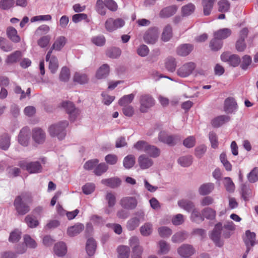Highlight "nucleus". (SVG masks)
Instances as JSON below:
<instances>
[{
    "label": "nucleus",
    "instance_id": "nucleus-20",
    "mask_svg": "<svg viewBox=\"0 0 258 258\" xmlns=\"http://www.w3.org/2000/svg\"><path fill=\"white\" fill-rule=\"evenodd\" d=\"M237 108V104L233 98H227L224 103V111L227 113L233 112Z\"/></svg>",
    "mask_w": 258,
    "mask_h": 258
},
{
    "label": "nucleus",
    "instance_id": "nucleus-19",
    "mask_svg": "<svg viewBox=\"0 0 258 258\" xmlns=\"http://www.w3.org/2000/svg\"><path fill=\"white\" fill-rule=\"evenodd\" d=\"M29 140V132L27 128L22 129L18 136L19 143L23 146L28 145Z\"/></svg>",
    "mask_w": 258,
    "mask_h": 258
},
{
    "label": "nucleus",
    "instance_id": "nucleus-61",
    "mask_svg": "<svg viewBox=\"0 0 258 258\" xmlns=\"http://www.w3.org/2000/svg\"><path fill=\"white\" fill-rule=\"evenodd\" d=\"M222 44L223 43L221 40H220L214 37L210 42V46L213 50L217 51L222 47Z\"/></svg>",
    "mask_w": 258,
    "mask_h": 258
},
{
    "label": "nucleus",
    "instance_id": "nucleus-3",
    "mask_svg": "<svg viewBox=\"0 0 258 258\" xmlns=\"http://www.w3.org/2000/svg\"><path fill=\"white\" fill-rule=\"evenodd\" d=\"M145 220V214L144 211L140 210L135 213V216L130 218L126 223V228L130 231L136 229L141 222Z\"/></svg>",
    "mask_w": 258,
    "mask_h": 258
},
{
    "label": "nucleus",
    "instance_id": "nucleus-52",
    "mask_svg": "<svg viewBox=\"0 0 258 258\" xmlns=\"http://www.w3.org/2000/svg\"><path fill=\"white\" fill-rule=\"evenodd\" d=\"M247 178L250 183L258 181V167H254L247 175Z\"/></svg>",
    "mask_w": 258,
    "mask_h": 258
},
{
    "label": "nucleus",
    "instance_id": "nucleus-29",
    "mask_svg": "<svg viewBox=\"0 0 258 258\" xmlns=\"http://www.w3.org/2000/svg\"><path fill=\"white\" fill-rule=\"evenodd\" d=\"M22 56V53L21 51H16L7 56L5 60L7 64H13L17 62Z\"/></svg>",
    "mask_w": 258,
    "mask_h": 258
},
{
    "label": "nucleus",
    "instance_id": "nucleus-58",
    "mask_svg": "<svg viewBox=\"0 0 258 258\" xmlns=\"http://www.w3.org/2000/svg\"><path fill=\"white\" fill-rule=\"evenodd\" d=\"M15 3V0H1L0 8L5 10H9L14 6Z\"/></svg>",
    "mask_w": 258,
    "mask_h": 258
},
{
    "label": "nucleus",
    "instance_id": "nucleus-62",
    "mask_svg": "<svg viewBox=\"0 0 258 258\" xmlns=\"http://www.w3.org/2000/svg\"><path fill=\"white\" fill-rule=\"evenodd\" d=\"M21 232L18 230H15L12 231L9 238V241L15 243L19 241L21 238Z\"/></svg>",
    "mask_w": 258,
    "mask_h": 258
},
{
    "label": "nucleus",
    "instance_id": "nucleus-59",
    "mask_svg": "<svg viewBox=\"0 0 258 258\" xmlns=\"http://www.w3.org/2000/svg\"><path fill=\"white\" fill-rule=\"evenodd\" d=\"M25 221L28 226L31 228L36 227L39 224L38 221L31 215H27L25 218Z\"/></svg>",
    "mask_w": 258,
    "mask_h": 258
},
{
    "label": "nucleus",
    "instance_id": "nucleus-17",
    "mask_svg": "<svg viewBox=\"0 0 258 258\" xmlns=\"http://www.w3.org/2000/svg\"><path fill=\"white\" fill-rule=\"evenodd\" d=\"M255 234L254 232H251L249 230L245 232V236L244 237V241L246 246V252L248 253L250 247L255 244Z\"/></svg>",
    "mask_w": 258,
    "mask_h": 258
},
{
    "label": "nucleus",
    "instance_id": "nucleus-21",
    "mask_svg": "<svg viewBox=\"0 0 258 258\" xmlns=\"http://www.w3.org/2000/svg\"><path fill=\"white\" fill-rule=\"evenodd\" d=\"M6 33L8 37L13 42L18 43L20 41V37L18 35L17 30L12 27H8L7 29Z\"/></svg>",
    "mask_w": 258,
    "mask_h": 258
},
{
    "label": "nucleus",
    "instance_id": "nucleus-10",
    "mask_svg": "<svg viewBox=\"0 0 258 258\" xmlns=\"http://www.w3.org/2000/svg\"><path fill=\"white\" fill-rule=\"evenodd\" d=\"M177 253L182 257H189L194 254L195 250L191 245L183 244L177 249Z\"/></svg>",
    "mask_w": 258,
    "mask_h": 258
},
{
    "label": "nucleus",
    "instance_id": "nucleus-34",
    "mask_svg": "<svg viewBox=\"0 0 258 258\" xmlns=\"http://www.w3.org/2000/svg\"><path fill=\"white\" fill-rule=\"evenodd\" d=\"M187 237V233L185 231H178L172 236L171 241L173 243H181L185 240Z\"/></svg>",
    "mask_w": 258,
    "mask_h": 258
},
{
    "label": "nucleus",
    "instance_id": "nucleus-26",
    "mask_svg": "<svg viewBox=\"0 0 258 258\" xmlns=\"http://www.w3.org/2000/svg\"><path fill=\"white\" fill-rule=\"evenodd\" d=\"M109 73V67L107 64L102 65L97 71L96 77L98 79L106 78Z\"/></svg>",
    "mask_w": 258,
    "mask_h": 258
},
{
    "label": "nucleus",
    "instance_id": "nucleus-35",
    "mask_svg": "<svg viewBox=\"0 0 258 258\" xmlns=\"http://www.w3.org/2000/svg\"><path fill=\"white\" fill-rule=\"evenodd\" d=\"M214 188V184L212 183H207L202 184L199 188V192L201 195L209 194Z\"/></svg>",
    "mask_w": 258,
    "mask_h": 258
},
{
    "label": "nucleus",
    "instance_id": "nucleus-36",
    "mask_svg": "<svg viewBox=\"0 0 258 258\" xmlns=\"http://www.w3.org/2000/svg\"><path fill=\"white\" fill-rule=\"evenodd\" d=\"M231 31L227 28L220 29L214 33V36L216 38L221 40L225 39L231 35Z\"/></svg>",
    "mask_w": 258,
    "mask_h": 258
},
{
    "label": "nucleus",
    "instance_id": "nucleus-38",
    "mask_svg": "<svg viewBox=\"0 0 258 258\" xmlns=\"http://www.w3.org/2000/svg\"><path fill=\"white\" fill-rule=\"evenodd\" d=\"M145 153L151 157L157 158L160 155V150L157 147L149 144Z\"/></svg>",
    "mask_w": 258,
    "mask_h": 258
},
{
    "label": "nucleus",
    "instance_id": "nucleus-45",
    "mask_svg": "<svg viewBox=\"0 0 258 258\" xmlns=\"http://www.w3.org/2000/svg\"><path fill=\"white\" fill-rule=\"evenodd\" d=\"M241 196L245 201L248 200L249 198L252 196L251 189L245 184H242L241 187Z\"/></svg>",
    "mask_w": 258,
    "mask_h": 258
},
{
    "label": "nucleus",
    "instance_id": "nucleus-33",
    "mask_svg": "<svg viewBox=\"0 0 258 258\" xmlns=\"http://www.w3.org/2000/svg\"><path fill=\"white\" fill-rule=\"evenodd\" d=\"M121 181L118 178H111L104 179L101 180V183L111 188H115L120 184Z\"/></svg>",
    "mask_w": 258,
    "mask_h": 258
},
{
    "label": "nucleus",
    "instance_id": "nucleus-60",
    "mask_svg": "<svg viewBox=\"0 0 258 258\" xmlns=\"http://www.w3.org/2000/svg\"><path fill=\"white\" fill-rule=\"evenodd\" d=\"M165 67L168 71L173 72L176 67L175 59L172 57L168 58L166 61Z\"/></svg>",
    "mask_w": 258,
    "mask_h": 258
},
{
    "label": "nucleus",
    "instance_id": "nucleus-49",
    "mask_svg": "<svg viewBox=\"0 0 258 258\" xmlns=\"http://www.w3.org/2000/svg\"><path fill=\"white\" fill-rule=\"evenodd\" d=\"M192 162V157L188 155L180 157L178 160V163L182 167H188Z\"/></svg>",
    "mask_w": 258,
    "mask_h": 258
},
{
    "label": "nucleus",
    "instance_id": "nucleus-53",
    "mask_svg": "<svg viewBox=\"0 0 258 258\" xmlns=\"http://www.w3.org/2000/svg\"><path fill=\"white\" fill-rule=\"evenodd\" d=\"M149 143L145 141H139L134 144L133 147L139 151L146 152Z\"/></svg>",
    "mask_w": 258,
    "mask_h": 258
},
{
    "label": "nucleus",
    "instance_id": "nucleus-18",
    "mask_svg": "<svg viewBox=\"0 0 258 258\" xmlns=\"http://www.w3.org/2000/svg\"><path fill=\"white\" fill-rule=\"evenodd\" d=\"M178 7L175 5L167 7L163 9L159 13V16L166 18L173 16L177 12Z\"/></svg>",
    "mask_w": 258,
    "mask_h": 258
},
{
    "label": "nucleus",
    "instance_id": "nucleus-1",
    "mask_svg": "<svg viewBox=\"0 0 258 258\" xmlns=\"http://www.w3.org/2000/svg\"><path fill=\"white\" fill-rule=\"evenodd\" d=\"M32 202L31 195L24 192L16 197L14 202V206L19 215H24L29 212L30 208L29 204Z\"/></svg>",
    "mask_w": 258,
    "mask_h": 258
},
{
    "label": "nucleus",
    "instance_id": "nucleus-15",
    "mask_svg": "<svg viewBox=\"0 0 258 258\" xmlns=\"http://www.w3.org/2000/svg\"><path fill=\"white\" fill-rule=\"evenodd\" d=\"M32 137L33 141L36 143L40 144L44 142L46 139V134L41 128L36 127L32 130Z\"/></svg>",
    "mask_w": 258,
    "mask_h": 258
},
{
    "label": "nucleus",
    "instance_id": "nucleus-46",
    "mask_svg": "<svg viewBox=\"0 0 258 258\" xmlns=\"http://www.w3.org/2000/svg\"><path fill=\"white\" fill-rule=\"evenodd\" d=\"M134 97L135 95L134 94L124 95L119 100L118 104L122 106H127L133 101Z\"/></svg>",
    "mask_w": 258,
    "mask_h": 258
},
{
    "label": "nucleus",
    "instance_id": "nucleus-55",
    "mask_svg": "<svg viewBox=\"0 0 258 258\" xmlns=\"http://www.w3.org/2000/svg\"><path fill=\"white\" fill-rule=\"evenodd\" d=\"M121 54V50L119 48L112 47L108 49L106 52V55L112 58H116L119 57Z\"/></svg>",
    "mask_w": 258,
    "mask_h": 258
},
{
    "label": "nucleus",
    "instance_id": "nucleus-11",
    "mask_svg": "<svg viewBox=\"0 0 258 258\" xmlns=\"http://www.w3.org/2000/svg\"><path fill=\"white\" fill-rule=\"evenodd\" d=\"M222 229V227L221 223H217L215 226L210 236L212 240L218 246H221L223 244V242L220 239Z\"/></svg>",
    "mask_w": 258,
    "mask_h": 258
},
{
    "label": "nucleus",
    "instance_id": "nucleus-28",
    "mask_svg": "<svg viewBox=\"0 0 258 258\" xmlns=\"http://www.w3.org/2000/svg\"><path fill=\"white\" fill-rule=\"evenodd\" d=\"M73 80L80 84H87L89 81V78L87 74L82 72H76L74 77Z\"/></svg>",
    "mask_w": 258,
    "mask_h": 258
},
{
    "label": "nucleus",
    "instance_id": "nucleus-30",
    "mask_svg": "<svg viewBox=\"0 0 258 258\" xmlns=\"http://www.w3.org/2000/svg\"><path fill=\"white\" fill-rule=\"evenodd\" d=\"M172 37V26L168 24L165 26L163 30L161 35V39L164 42H167Z\"/></svg>",
    "mask_w": 258,
    "mask_h": 258
},
{
    "label": "nucleus",
    "instance_id": "nucleus-56",
    "mask_svg": "<svg viewBox=\"0 0 258 258\" xmlns=\"http://www.w3.org/2000/svg\"><path fill=\"white\" fill-rule=\"evenodd\" d=\"M24 242L26 246L29 248H35L37 245L35 240L31 238L29 235H24Z\"/></svg>",
    "mask_w": 258,
    "mask_h": 258
},
{
    "label": "nucleus",
    "instance_id": "nucleus-16",
    "mask_svg": "<svg viewBox=\"0 0 258 258\" xmlns=\"http://www.w3.org/2000/svg\"><path fill=\"white\" fill-rule=\"evenodd\" d=\"M159 141L170 146H173L176 143L178 139L176 137L169 136L165 132H161L158 136Z\"/></svg>",
    "mask_w": 258,
    "mask_h": 258
},
{
    "label": "nucleus",
    "instance_id": "nucleus-22",
    "mask_svg": "<svg viewBox=\"0 0 258 258\" xmlns=\"http://www.w3.org/2000/svg\"><path fill=\"white\" fill-rule=\"evenodd\" d=\"M193 49L191 44H184L179 46L177 49V53L179 55L185 56L188 55Z\"/></svg>",
    "mask_w": 258,
    "mask_h": 258
},
{
    "label": "nucleus",
    "instance_id": "nucleus-9",
    "mask_svg": "<svg viewBox=\"0 0 258 258\" xmlns=\"http://www.w3.org/2000/svg\"><path fill=\"white\" fill-rule=\"evenodd\" d=\"M19 165L22 168H25L30 173L40 172L42 170V167L38 162L26 163L21 161Z\"/></svg>",
    "mask_w": 258,
    "mask_h": 258
},
{
    "label": "nucleus",
    "instance_id": "nucleus-27",
    "mask_svg": "<svg viewBox=\"0 0 258 258\" xmlns=\"http://www.w3.org/2000/svg\"><path fill=\"white\" fill-rule=\"evenodd\" d=\"M54 251L58 256H64L67 252V248L66 244L62 242L56 243L54 247Z\"/></svg>",
    "mask_w": 258,
    "mask_h": 258
},
{
    "label": "nucleus",
    "instance_id": "nucleus-8",
    "mask_svg": "<svg viewBox=\"0 0 258 258\" xmlns=\"http://www.w3.org/2000/svg\"><path fill=\"white\" fill-rule=\"evenodd\" d=\"M124 25V21L122 19H113V18H109L105 22V27L108 31L112 32L123 27Z\"/></svg>",
    "mask_w": 258,
    "mask_h": 258
},
{
    "label": "nucleus",
    "instance_id": "nucleus-13",
    "mask_svg": "<svg viewBox=\"0 0 258 258\" xmlns=\"http://www.w3.org/2000/svg\"><path fill=\"white\" fill-rule=\"evenodd\" d=\"M62 106L66 109L67 112L70 114L71 119L72 120H75L80 114V110L75 108L74 104L71 102H63L62 103Z\"/></svg>",
    "mask_w": 258,
    "mask_h": 258
},
{
    "label": "nucleus",
    "instance_id": "nucleus-23",
    "mask_svg": "<svg viewBox=\"0 0 258 258\" xmlns=\"http://www.w3.org/2000/svg\"><path fill=\"white\" fill-rule=\"evenodd\" d=\"M230 120V117L227 115H220L214 118L211 124L214 127H218Z\"/></svg>",
    "mask_w": 258,
    "mask_h": 258
},
{
    "label": "nucleus",
    "instance_id": "nucleus-39",
    "mask_svg": "<svg viewBox=\"0 0 258 258\" xmlns=\"http://www.w3.org/2000/svg\"><path fill=\"white\" fill-rule=\"evenodd\" d=\"M157 230L159 236L162 238H168L170 237L172 233V229L165 226L159 227Z\"/></svg>",
    "mask_w": 258,
    "mask_h": 258
},
{
    "label": "nucleus",
    "instance_id": "nucleus-64",
    "mask_svg": "<svg viewBox=\"0 0 258 258\" xmlns=\"http://www.w3.org/2000/svg\"><path fill=\"white\" fill-rule=\"evenodd\" d=\"M224 181V186L226 190L229 192H232L234 190V184L229 177H225Z\"/></svg>",
    "mask_w": 258,
    "mask_h": 258
},
{
    "label": "nucleus",
    "instance_id": "nucleus-4",
    "mask_svg": "<svg viewBox=\"0 0 258 258\" xmlns=\"http://www.w3.org/2000/svg\"><path fill=\"white\" fill-rule=\"evenodd\" d=\"M196 67V64L194 62H186L178 68L177 75L181 78L188 77L193 73Z\"/></svg>",
    "mask_w": 258,
    "mask_h": 258
},
{
    "label": "nucleus",
    "instance_id": "nucleus-42",
    "mask_svg": "<svg viewBox=\"0 0 258 258\" xmlns=\"http://www.w3.org/2000/svg\"><path fill=\"white\" fill-rule=\"evenodd\" d=\"M10 145V137L7 134L0 137V148L3 150H7Z\"/></svg>",
    "mask_w": 258,
    "mask_h": 258
},
{
    "label": "nucleus",
    "instance_id": "nucleus-12",
    "mask_svg": "<svg viewBox=\"0 0 258 258\" xmlns=\"http://www.w3.org/2000/svg\"><path fill=\"white\" fill-rule=\"evenodd\" d=\"M52 50H49L46 56V61L49 62L48 68L51 73L54 74L56 72L58 68V62L57 58L51 55Z\"/></svg>",
    "mask_w": 258,
    "mask_h": 258
},
{
    "label": "nucleus",
    "instance_id": "nucleus-14",
    "mask_svg": "<svg viewBox=\"0 0 258 258\" xmlns=\"http://www.w3.org/2000/svg\"><path fill=\"white\" fill-rule=\"evenodd\" d=\"M138 163L139 167L142 170L149 169L154 164L153 160L145 154L141 155L139 157Z\"/></svg>",
    "mask_w": 258,
    "mask_h": 258
},
{
    "label": "nucleus",
    "instance_id": "nucleus-31",
    "mask_svg": "<svg viewBox=\"0 0 258 258\" xmlns=\"http://www.w3.org/2000/svg\"><path fill=\"white\" fill-rule=\"evenodd\" d=\"M153 230V224L150 222L144 223L140 228L141 234L144 236L150 235Z\"/></svg>",
    "mask_w": 258,
    "mask_h": 258
},
{
    "label": "nucleus",
    "instance_id": "nucleus-50",
    "mask_svg": "<svg viewBox=\"0 0 258 258\" xmlns=\"http://www.w3.org/2000/svg\"><path fill=\"white\" fill-rule=\"evenodd\" d=\"M195 10V6L191 3L188 4L181 8L182 14L184 16H187L194 13Z\"/></svg>",
    "mask_w": 258,
    "mask_h": 258
},
{
    "label": "nucleus",
    "instance_id": "nucleus-41",
    "mask_svg": "<svg viewBox=\"0 0 258 258\" xmlns=\"http://www.w3.org/2000/svg\"><path fill=\"white\" fill-rule=\"evenodd\" d=\"M215 0H203L204 14L208 16L211 13Z\"/></svg>",
    "mask_w": 258,
    "mask_h": 258
},
{
    "label": "nucleus",
    "instance_id": "nucleus-48",
    "mask_svg": "<svg viewBox=\"0 0 258 258\" xmlns=\"http://www.w3.org/2000/svg\"><path fill=\"white\" fill-rule=\"evenodd\" d=\"M135 163V157L133 155L126 156L123 161L124 167L126 169H130L133 167Z\"/></svg>",
    "mask_w": 258,
    "mask_h": 258
},
{
    "label": "nucleus",
    "instance_id": "nucleus-37",
    "mask_svg": "<svg viewBox=\"0 0 258 258\" xmlns=\"http://www.w3.org/2000/svg\"><path fill=\"white\" fill-rule=\"evenodd\" d=\"M158 245L159 248L158 253L162 254H167L170 250V245L163 240H160Z\"/></svg>",
    "mask_w": 258,
    "mask_h": 258
},
{
    "label": "nucleus",
    "instance_id": "nucleus-54",
    "mask_svg": "<svg viewBox=\"0 0 258 258\" xmlns=\"http://www.w3.org/2000/svg\"><path fill=\"white\" fill-rule=\"evenodd\" d=\"M105 2L102 0H97L96 4L97 12L101 15L104 16L106 14Z\"/></svg>",
    "mask_w": 258,
    "mask_h": 258
},
{
    "label": "nucleus",
    "instance_id": "nucleus-25",
    "mask_svg": "<svg viewBox=\"0 0 258 258\" xmlns=\"http://www.w3.org/2000/svg\"><path fill=\"white\" fill-rule=\"evenodd\" d=\"M66 42L67 39L65 37L59 36L56 39L50 50L54 49L56 51H60L66 45Z\"/></svg>",
    "mask_w": 258,
    "mask_h": 258
},
{
    "label": "nucleus",
    "instance_id": "nucleus-43",
    "mask_svg": "<svg viewBox=\"0 0 258 258\" xmlns=\"http://www.w3.org/2000/svg\"><path fill=\"white\" fill-rule=\"evenodd\" d=\"M178 206L187 212L191 211L194 207L193 203L188 200H181L178 202Z\"/></svg>",
    "mask_w": 258,
    "mask_h": 258
},
{
    "label": "nucleus",
    "instance_id": "nucleus-7",
    "mask_svg": "<svg viewBox=\"0 0 258 258\" xmlns=\"http://www.w3.org/2000/svg\"><path fill=\"white\" fill-rule=\"evenodd\" d=\"M159 30L157 28L152 27L149 29L145 33L143 39L148 44H154L157 41Z\"/></svg>",
    "mask_w": 258,
    "mask_h": 258
},
{
    "label": "nucleus",
    "instance_id": "nucleus-2",
    "mask_svg": "<svg viewBox=\"0 0 258 258\" xmlns=\"http://www.w3.org/2000/svg\"><path fill=\"white\" fill-rule=\"evenodd\" d=\"M68 125L67 121H61L51 125L48 128V132L51 137H56L59 140L66 136L65 129Z\"/></svg>",
    "mask_w": 258,
    "mask_h": 258
},
{
    "label": "nucleus",
    "instance_id": "nucleus-47",
    "mask_svg": "<svg viewBox=\"0 0 258 258\" xmlns=\"http://www.w3.org/2000/svg\"><path fill=\"white\" fill-rule=\"evenodd\" d=\"M118 258H128L130 249L127 246H120L117 249Z\"/></svg>",
    "mask_w": 258,
    "mask_h": 258
},
{
    "label": "nucleus",
    "instance_id": "nucleus-32",
    "mask_svg": "<svg viewBox=\"0 0 258 258\" xmlns=\"http://www.w3.org/2000/svg\"><path fill=\"white\" fill-rule=\"evenodd\" d=\"M96 248V243L94 239L89 238L86 242V250L89 256L93 255Z\"/></svg>",
    "mask_w": 258,
    "mask_h": 258
},
{
    "label": "nucleus",
    "instance_id": "nucleus-44",
    "mask_svg": "<svg viewBox=\"0 0 258 258\" xmlns=\"http://www.w3.org/2000/svg\"><path fill=\"white\" fill-rule=\"evenodd\" d=\"M218 10L221 13H225L229 11L230 4L227 0H220L218 2Z\"/></svg>",
    "mask_w": 258,
    "mask_h": 258
},
{
    "label": "nucleus",
    "instance_id": "nucleus-24",
    "mask_svg": "<svg viewBox=\"0 0 258 258\" xmlns=\"http://www.w3.org/2000/svg\"><path fill=\"white\" fill-rule=\"evenodd\" d=\"M84 228V225L82 224L77 223L74 226L69 227L67 233L70 236L74 237L82 232Z\"/></svg>",
    "mask_w": 258,
    "mask_h": 258
},
{
    "label": "nucleus",
    "instance_id": "nucleus-40",
    "mask_svg": "<svg viewBox=\"0 0 258 258\" xmlns=\"http://www.w3.org/2000/svg\"><path fill=\"white\" fill-rule=\"evenodd\" d=\"M202 215L203 218L209 220H213L216 217V212L214 209L208 207L204 208L202 211Z\"/></svg>",
    "mask_w": 258,
    "mask_h": 258
},
{
    "label": "nucleus",
    "instance_id": "nucleus-57",
    "mask_svg": "<svg viewBox=\"0 0 258 258\" xmlns=\"http://www.w3.org/2000/svg\"><path fill=\"white\" fill-rule=\"evenodd\" d=\"M191 220L195 222H199L204 220V218L200 211L196 209H193L190 216Z\"/></svg>",
    "mask_w": 258,
    "mask_h": 258
},
{
    "label": "nucleus",
    "instance_id": "nucleus-63",
    "mask_svg": "<svg viewBox=\"0 0 258 258\" xmlns=\"http://www.w3.org/2000/svg\"><path fill=\"white\" fill-rule=\"evenodd\" d=\"M108 169V166L104 163L99 164L95 169L94 172L96 175L99 176L105 172Z\"/></svg>",
    "mask_w": 258,
    "mask_h": 258
},
{
    "label": "nucleus",
    "instance_id": "nucleus-6",
    "mask_svg": "<svg viewBox=\"0 0 258 258\" xmlns=\"http://www.w3.org/2000/svg\"><path fill=\"white\" fill-rule=\"evenodd\" d=\"M140 104V110L142 112H146L155 104V100L149 94L142 95L139 99Z\"/></svg>",
    "mask_w": 258,
    "mask_h": 258
},
{
    "label": "nucleus",
    "instance_id": "nucleus-5",
    "mask_svg": "<svg viewBox=\"0 0 258 258\" xmlns=\"http://www.w3.org/2000/svg\"><path fill=\"white\" fill-rule=\"evenodd\" d=\"M140 196L124 197L119 201L120 206L124 209L132 210L135 209L138 204V199Z\"/></svg>",
    "mask_w": 258,
    "mask_h": 258
},
{
    "label": "nucleus",
    "instance_id": "nucleus-51",
    "mask_svg": "<svg viewBox=\"0 0 258 258\" xmlns=\"http://www.w3.org/2000/svg\"><path fill=\"white\" fill-rule=\"evenodd\" d=\"M59 78L61 81H68L70 78V70L66 67H63L60 72Z\"/></svg>",
    "mask_w": 258,
    "mask_h": 258
}]
</instances>
